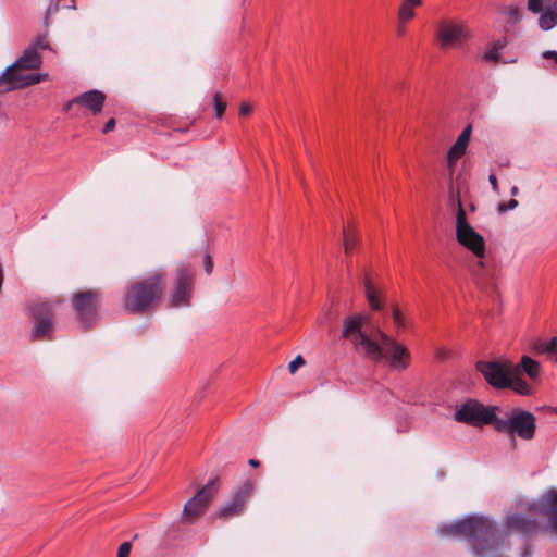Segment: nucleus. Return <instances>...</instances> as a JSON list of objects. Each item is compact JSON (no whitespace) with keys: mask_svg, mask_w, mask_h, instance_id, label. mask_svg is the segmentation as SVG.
Returning a JSON list of instances; mask_svg holds the SVG:
<instances>
[{"mask_svg":"<svg viewBox=\"0 0 557 557\" xmlns=\"http://www.w3.org/2000/svg\"><path fill=\"white\" fill-rule=\"evenodd\" d=\"M398 24H399V25H398V27H397V35H398V36H403V35L405 34V32H406V28H405V25H406V24H400V23H398Z\"/></svg>","mask_w":557,"mask_h":557,"instance_id":"a19ab883","label":"nucleus"},{"mask_svg":"<svg viewBox=\"0 0 557 557\" xmlns=\"http://www.w3.org/2000/svg\"><path fill=\"white\" fill-rule=\"evenodd\" d=\"M248 463H249L251 467H255V468H256V467H258V466L260 465V463H259V461H258V460H256V459H250V460L248 461Z\"/></svg>","mask_w":557,"mask_h":557,"instance_id":"79ce46f5","label":"nucleus"},{"mask_svg":"<svg viewBox=\"0 0 557 557\" xmlns=\"http://www.w3.org/2000/svg\"><path fill=\"white\" fill-rule=\"evenodd\" d=\"M532 349L536 355H545L548 359L557 362V337L537 338L533 342Z\"/></svg>","mask_w":557,"mask_h":557,"instance_id":"aec40b11","label":"nucleus"},{"mask_svg":"<svg viewBox=\"0 0 557 557\" xmlns=\"http://www.w3.org/2000/svg\"><path fill=\"white\" fill-rule=\"evenodd\" d=\"M471 129V125L466 126L455 143L467 148L470 141Z\"/></svg>","mask_w":557,"mask_h":557,"instance_id":"7c9ffc66","label":"nucleus"},{"mask_svg":"<svg viewBox=\"0 0 557 557\" xmlns=\"http://www.w3.org/2000/svg\"><path fill=\"white\" fill-rule=\"evenodd\" d=\"M505 525L523 534H531L537 529V522L524 515L513 513L507 517Z\"/></svg>","mask_w":557,"mask_h":557,"instance_id":"a211bd4d","label":"nucleus"},{"mask_svg":"<svg viewBox=\"0 0 557 557\" xmlns=\"http://www.w3.org/2000/svg\"><path fill=\"white\" fill-rule=\"evenodd\" d=\"M456 239L457 242L470 250L475 257L483 258L485 255V242L468 222L467 213L462 207L459 197L456 199Z\"/></svg>","mask_w":557,"mask_h":557,"instance_id":"6e6552de","label":"nucleus"},{"mask_svg":"<svg viewBox=\"0 0 557 557\" xmlns=\"http://www.w3.org/2000/svg\"><path fill=\"white\" fill-rule=\"evenodd\" d=\"M106 101V95L97 89L89 90L78 95L65 104V110L71 111L74 107L87 108L94 115L102 111Z\"/></svg>","mask_w":557,"mask_h":557,"instance_id":"f3484780","label":"nucleus"},{"mask_svg":"<svg viewBox=\"0 0 557 557\" xmlns=\"http://www.w3.org/2000/svg\"><path fill=\"white\" fill-rule=\"evenodd\" d=\"M494 430L511 440L517 437L529 442L535 437L536 417L531 411L513 408L505 411L503 417L497 416Z\"/></svg>","mask_w":557,"mask_h":557,"instance_id":"39448f33","label":"nucleus"},{"mask_svg":"<svg viewBox=\"0 0 557 557\" xmlns=\"http://www.w3.org/2000/svg\"><path fill=\"white\" fill-rule=\"evenodd\" d=\"M497 407H486L475 399H468L456 407L454 419L471 426L481 428L491 424L495 428Z\"/></svg>","mask_w":557,"mask_h":557,"instance_id":"0eeeda50","label":"nucleus"},{"mask_svg":"<svg viewBox=\"0 0 557 557\" xmlns=\"http://www.w3.org/2000/svg\"><path fill=\"white\" fill-rule=\"evenodd\" d=\"M252 111V108L248 103H243L239 108V114L242 116L248 115Z\"/></svg>","mask_w":557,"mask_h":557,"instance_id":"4c0bfd02","label":"nucleus"},{"mask_svg":"<svg viewBox=\"0 0 557 557\" xmlns=\"http://www.w3.org/2000/svg\"><path fill=\"white\" fill-rule=\"evenodd\" d=\"M34 327L30 333L32 341L51 339L54 331L53 312L50 302L35 301L29 308Z\"/></svg>","mask_w":557,"mask_h":557,"instance_id":"9b49d317","label":"nucleus"},{"mask_svg":"<svg viewBox=\"0 0 557 557\" xmlns=\"http://www.w3.org/2000/svg\"><path fill=\"white\" fill-rule=\"evenodd\" d=\"M213 269V262L211 260V257L209 255H206L205 257V270L208 274H211Z\"/></svg>","mask_w":557,"mask_h":557,"instance_id":"e433bc0d","label":"nucleus"},{"mask_svg":"<svg viewBox=\"0 0 557 557\" xmlns=\"http://www.w3.org/2000/svg\"><path fill=\"white\" fill-rule=\"evenodd\" d=\"M529 510L534 515L544 517L549 522L552 530L557 533V490L546 491L537 500L529 504Z\"/></svg>","mask_w":557,"mask_h":557,"instance_id":"2eb2a0df","label":"nucleus"},{"mask_svg":"<svg viewBox=\"0 0 557 557\" xmlns=\"http://www.w3.org/2000/svg\"><path fill=\"white\" fill-rule=\"evenodd\" d=\"M29 47H35L37 52H39V50H45V49L50 48L46 36H38Z\"/></svg>","mask_w":557,"mask_h":557,"instance_id":"2f4dec72","label":"nucleus"},{"mask_svg":"<svg viewBox=\"0 0 557 557\" xmlns=\"http://www.w3.org/2000/svg\"><path fill=\"white\" fill-rule=\"evenodd\" d=\"M442 536L465 537L476 557H486L497 549V530L482 516H468L462 520L438 527Z\"/></svg>","mask_w":557,"mask_h":557,"instance_id":"f03ea898","label":"nucleus"},{"mask_svg":"<svg viewBox=\"0 0 557 557\" xmlns=\"http://www.w3.org/2000/svg\"><path fill=\"white\" fill-rule=\"evenodd\" d=\"M60 8L75 9V0H51L46 12L47 17L58 12Z\"/></svg>","mask_w":557,"mask_h":557,"instance_id":"bb28decb","label":"nucleus"},{"mask_svg":"<svg viewBox=\"0 0 557 557\" xmlns=\"http://www.w3.org/2000/svg\"><path fill=\"white\" fill-rule=\"evenodd\" d=\"M518 191H519V189H518V187H517V186H512V187H511V189H510V194H511L512 196L518 195Z\"/></svg>","mask_w":557,"mask_h":557,"instance_id":"37998d69","label":"nucleus"},{"mask_svg":"<svg viewBox=\"0 0 557 557\" xmlns=\"http://www.w3.org/2000/svg\"><path fill=\"white\" fill-rule=\"evenodd\" d=\"M466 150L467 148L465 146L456 143L449 148L447 152V164L450 170L454 169L456 161L465 154Z\"/></svg>","mask_w":557,"mask_h":557,"instance_id":"a878e982","label":"nucleus"},{"mask_svg":"<svg viewBox=\"0 0 557 557\" xmlns=\"http://www.w3.org/2000/svg\"><path fill=\"white\" fill-rule=\"evenodd\" d=\"M543 57L545 59H552L554 60V62L557 64V51H552V50H548V51H545L543 53Z\"/></svg>","mask_w":557,"mask_h":557,"instance_id":"ea45409f","label":"nucleus"},{"mask_svg":"<svg viewBox=\"0 0 557 557\" xmlns=\"http://www.w3.org/2000/svg\"><path fill=\"white\" fill-rule=\"evenodd\" d=\"M507 46L506 37H503L494 42H490L486 51L483 54V60L488 62H498L502 55V50Z\"/></svg>","mask_w":557,"mask_h":557,"instance_id":"4be33fe9","label":"nucleus"},{"mask_svg":"<svg viewBox=\"0 0 557 557\" xmlns=\"http://www.w3.org/2000/svg\"><path fill=\"white\" fill-rule=\"evenodd\" d=\"M527 9L540 14L539 26L547 32L557 25V0H527Z\"/></svg>","mask_w":557,"mask_h":557,"instance_id":"dca6fc26","label":"nucleus"},{"mask_svg":"<svg viewBox=\"0 0 557 557\" xmlns=\"http://www.w3.org/2000/svg\"><path fill=\"white\" fill-rule=\"evenodd\" d=\"M252 491L253 484L249 480L234 488L228 499L216 511V517L222 520H230L242 516L245 512L246 503L252 495Z\"/></svg>","mask_w":557,"mask_h":557,"instance_id":"f8f14e48","label":"nucleus"},{"mask_svg":"<svg viewBox=\"0 0 557 557\" xmlns=\"http://www.w3.org/2000/svg\"><path fill=\"white\" fill-rule=\"evenodd\" d=\"M132 550V544L131 542H124L120 545L117 549V556L116 557H128Z\"/></svg>","mask_w":557,"mask_h":557,"instance_id":"473e14b6","label":"nucleus"},{"mask_svg":"<svg viewBox=\"0 0 557 557\" xmlns=\"http://www.w3.org/2000/svg\"><path fill=\"white\" fill-rule=\"evenodd\" d=\"M99 300L100 294L95 289L83 290L73 295L72 305L76 320L84 327H89L97 321Z\"/></svg>","mask_w":557,"mask_h":557,"instance_id":"9d476101","label":"nucleus"},{"mask_svg":"<svg viewBox=\"0 0 557 557\" xmlns=\"http://www.w3.org/2000/svg\"><path fill=\"white\" fill-rule=\"evenodd\" d=\"M488 181H490V183H491V186H492L493 190H494L495 193H498V183H497V177H496V175H495V174H490V176H488Z\"/></svg>","mask_w":557,"mask_h":557,"instance_id":"58836bf2","label":"nucleus"},{"mask_svg":"<svg viewBox=\"0 0 557 557\" xmlns=\"http://www.w3.org/2000/svg\"><path fill=\"white\" fill-rule=\"evenodd\" d=\"M42 62L41 55L35 47H28L23 54L0 74V85H5L7 90L25 88L41 82L40 74H23L26 70H37Z\"/></svg>","mask_w":557,"mask_h":557,"instance_id":"20e7f679","label":"nucleus"},{"mask_svg":"<svg viewBox=\"0 0 557 557\" xmlns=\"http://www.w3.org/2000/svg\"><path fill=\"white\" fill-rule=\"evenodd\" d=\"M219 490V478H211L184 506L183 521L191 522L199 517Z\"/></svg>","mask_w":557,"mask_h":557,"instance_id":"ddd939ff","label":"nucleus"},{"mask_svg":"<svg viewBox=\"0 0 557 557\" xmlns=\"http://www.w3.org/2000/svg\"><path fill=\"white\" fill-rule=\"evenodd\" d=\"M363 317L349 315L343 322L342 337L349 341L354 348L374 362L388 359L391 368L403 371L409 367L408 349L387 336L380 329L371 334L362 331Z\"/></svg>","mask_w":557,"mask_h":557,"instance_id":"f257e3e1","label":"nucleus"},{"mask_svg":"<svg viewBox=\"0 0 557 557\" xmlns=\"http://www.w3.org/2000/svg\"><path fill=\"white\" fill-rule=\"evenodd\" d=\"M423 0H401L398 11L397 20L400 24H407L416 16V10L420 8Z\"/></svg>","mask_w":557,"mask_h":557,"instance_id":"412c9836","label":"nucleus"},{"mask_svg":"<svg viewBox=\"0 0 557 557\" xmlns=\"http://www.w3.org/2000/svg\"><path fill=\"white\" fill-rule=\"evenodd\" d=\"M435 40L441 49L460 48L471 38L467 22L444 17L436 23Z\"/></svg>","mask_w":557,"mask_h":557,"instance_id":"423d86ee","label":"nucleus"},{"mask_svg":"<svg viewBox=\"0 0 557 557\" xmlns=\"http://www.w3.org/2000/svg\"><path fill=\"white\" fill-rule=\"evenodd\" d=\"M392 315H393V322H394L395 327L397 329V332H400L401 330H404L406 327V322H405V319H404L398 307H396V306L393 307Z\"/></svg>","mask_w":557,"mask_h":557,"instance_id":"c756f323","label":"nucleus"},{"mask_svg":"<svg viewBox=\"0 0 557 557\" xmlns=\"http://www.w3.org/2000/svg\"><path fill=\"white\" fill-rule=\"evenodd\" d=\"M518 207V201L516 199H510L508 202L506 203H500L498 206V211L499 212H505V211H509V210H513Z\"/></svg>","mask_w":557,"mask_h":557,"instance_id":"72a5a7b5","label":"nucleus"},{"mask_svg":"<svg viewBox=\"0 0 557 557\" xmlns=\"http://www.w3.org/2000/svg\"><path fill=\"white\" fill-rule=\"evenodd\" d=\"M114 127H115V120H114V119H110V120L104 124V126H103V128H102V133H103V134H107V133H109V132L113 131V129H114Z\"/></svg>","mask_w":557,"mask_h":557,"instance_id":"c9c22d12","label":"nucleus"},{"mask_svg":"<svg viewBox=\"0 0 557 557\" xmlns=\"http://www.w3.org/2000/svg\"><path fill=\"white\" fill-rule=\"evenodd\" d=\"M305 364V360L301 356H297L293 361L289 362L288 369L290 373H294L299 367Z\"/></svg>","mask_w":557,"mask_h":557,"instance_id":"f704fd0d","label":"nucleus"},{"mask_svg":"<svg viewBox=\"0 0 557 557\" xmlns=\"http://www.w3.org/2000/svg\"><path fill=\"white\" fill-rule=\"evenodd\" d=\"M213 104L215 109V116L221 119L226 109V102L222 99L219 92H215L213 96Z\"/></svg>","mask_w":557,"mask_h":557,"instance_id":"c85d7f7f","label":"nucleus"},{"mask_svg":"<svg viewBox=\"0 0 557 557\" xmlns=\"http://www.w3.org/2000/svg\"><path fill=\"white\" fill-rule=\"evenodd\" d=\"M503 13L507 16V22L511 25L520 23L523 17V13L518 4H509L503 10Z\"/></svg>","mask_w":557,"mask_h":557,"instance_id":"393cba45","label":"nucleus"},{"mask_svg":"<svg viewBox=\"0 0 557 557\" xmlns=\"http://www.w3.org/2000/svg\"><path fill=\"white\" fill-rule=\"evenodd\" d=\"M476 369L485 381L496 389H505L509 385L512 375V362L510 361H479Z\"/></svg>","mask_w":557,"mask_h":557,"instance_id":"4468645a","label":"nucleus"},{"mask_svg":"<svg viewBox=\"0 0 557 557\" xmlns=\"http://www.w3.org/2000/svg\"><path fill=\"white\" fill-rule=\"evenodd\" d=\"M343 235H344V249H345V253L349 255L352 251V249H354V247L356 245L357 239H356V236L352 235L350 233V231L345 228V227L343 228Z\"/></svg>","mask_w":557,"mask_h":557,"instance_id":"cd10ccee","label":"nucleus"},{"mask_svg":"<svg viewBox=\"0 0 557 557\" xmlns=\"http://www.w3.org/2000/svg\"><path fill=\"white\" fill-rule=\"evenodd\" d=\"M194 289L195 274L193 270L185 265L178 267L169 295L168 307L182 308L190 306Z\"/></svg>","mask_w":557,"mask_h":557,"instance_id":"1a4fd4ad","label":"nucleus"},{"mask_svg":"<svg viewBox=\"0 0 557 557\" xmlns=\"http://www.w3.org/2000/svg\"><path fill=\"white\" fill-rule=\"evenodd\" d=\"M166 273L154 271L131 283L122 299L123 309L132 314H145L156 308L164 293Z\"/></svg>","mask_w":557,"mask_h":557,"instance_id":"7ed1b4c3","label":"nucleus"},{"mask_svg":"<svg viewBox=\"0 0 557 557\" xmlns=\"http://www.w3.org/2000/svg\"><path fill=\"white\" fill-rule=\"evenodd\" d=\"M512 371L513 373H518L519 375L524 373L525 375H528L530 380L535 381L540 377L541 366L536 360L524 355L521 357L520 362L516 364L512 363Z\"/></svg>","mask_w":557,"mask_h":557,"instance_id":"6ab92c4d","label":"nucleus"},{"mask_svg":"<svg viewBox=\"0 0 557 557\" xmlns=\"http://www.w3.org/2000/svg\"><path fill=\"white\" fill-rule=\"evenodd\" d=\"M507 388L512 389L515 393L521 396H529L532 394V388L527 383L525 380L521 377L518 373H513L509 377V385Z\"/></svg>","mask_w":557,"mask_h":557,"instance_id":"5701e85b","label":"nucleus"},{"mask_svg":"<svg viewBox=\"0 0 557 557\" xmlns=\"http://www.w3.org/2000/svg\"><path fill=\"white\" fill-rule=\"evenodd\" d=\"M364 293H366V297H367V300H368L370 307L373 310L381 309L382 306H381L377 290L375 289L374 285L368 277L364 278Z\"/></svg>","mask_w":557,"mask_h":557,"instance_id":"b1692460","label":"nucleus"}]
</instances>
